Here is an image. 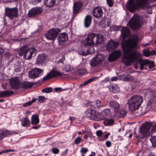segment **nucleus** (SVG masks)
I'll list each match as a JSON object with an SVG mask.
<instances>
[{"label":"nucleus","instance_id":"nucleus-33","mask_svg":"<svg viewBox=\"0 0 156 156\" xmlns=\"http://www.w3.org/2000/svg\"><path fill=\"white\" fill-rule=\"evenodd\" d=\"M10 132L8 130H1L0 131V140H2L5 137L9 135Z\"/></svg>","mask_w":156,"mask_h":156},{"label":"nucleus","instance_id":"nucleus-16","mask_svg":"<svg viewBox=\"0 0 156 156\" xmlns=\"http://www.w3.org/2000/svg\"><path fill=\"white\" fill-rule=\"evenodd\" d=\"M82 6V3L80 2H78L74 3L73 7V12L72 16V19H74L76 16Z\"/></svg>","mask_w":156,"mask_h":156},{"label":"nucleus","instance_id":"nucleus-53","mask_svg":"<svg viewBox=\"0 0 156 156\" xmlns=\"http://www.w3.org/2000/svg\"><path fill=\"white\" fill-rule=\"evenodd\" d=\"M82 139L80 137L78 136L74 140V143L76 144H79L81 141Z\"/></svg>","mask_w":156,"mask_h":156},{"label":"nucleus","instance_id":"nucleus-25","mask_svg":"<svg viewBox=\"0 0 156 156\" xmlns=\"http://www.w3.org/2000/svg\"><path fill=\"white\" fill-rule=\"evenodd\" d=\"M143 55L146 57H149L150 55H153L156 54V52L154 50L150 51L148 49H144L142 52Z\"/></svg>","mask_w":156,"mask_h":156},{"label":"nucleus","instance_id":"nucleus-11","mask_svg":"<svg viewBox=\"0 0 156 156\" xmlns=\"http://www.w3.org/2000/svg\"><path fill=\"white\" fill-rule=\"evenodd\" d=\"M43 12L42 8L39 7H35L32 8L29 10L28 13V16L30 17H34L41 14Z\"/></svg>","mask_w":156,"mask_h":156},{"label":"nucleus","instance_id":"nucleus-27","mask_svg":"<svg viewBox=\"0 0 156 156\" xmlns=\"http://www.w3.org/2000/svg\"><path fill=\"white\" fill-rule=\"evenodd\" d=\"M95 37H96V44H102L104 41V38L103 36L100 34L95 33Z\"/></svg>","mask_w":156,"mask_h":156},{"label":"nucleus","instance_id":"nucleus-1","mask_svg":"<svg viewBox=\"0 0 156 156\" xmlns=\"http://www.w3.org/2000/svg\"><path fill=\"white\" fill-rule=\"evenodd\" d=\"M139 38L138 35H133L132 38L122 43V48L124 55L122 61L126 66L130 65L132 63L135 65L140 64V69L142 70L144 65H147V62L146 59H143L141 53L132 50L136 48Z\"/></svg>","mask_w":156,"mask_h":156},{"label":"nucleus","instance_id":"nucleus-32","mask_svg":"<svg viewBox=\"0 0 156 156\" xmlns=\"http://www.w3.org/2000/svg\"><path fill=\"white\" fill-rule=\"evenodd\" d=\"M39 122V117L36 114L33 115L31 117V123L32 125H37Z\"/></svg>","mask_w":156,"mask_h":156},{"label":"nucleus","instance_id":"nucleus-57","mask_svg":"<svg viewBox=\"0 0 156 156\" xmlns=\"http://www.w3.org/2000/svg\"><path fill=\"white\" fill-rule=\"evenodd\" d=\"M66 90V89H62V88L61 87H58L55 88L54 89V90L56 92H58V91H62L65 90Z\"/></svg>","mask_w":156,"mask_h":156},{"label":"nucleus","instance_id":"nucleus-13","mask_svg":"<svg viewBox=\"0 0 156 156\" xmlns=\"http://www.w3.org/2000/svg\"><path fill=\"white\" fill-rule=\"evenodd\" d=\"M43 72V70L41 69L38 68H35L30 71L29 73V76L31 78L35 79L40 76Z\"/></svg>","mask_w":156,"mask_h":156},{"label":"nucleus","instance_id":"nucleus-49","mask_svg":"<svg viewBox=\"0 0 156 156\" xmlns=\"http://www.w3.org/2000/svg\"><path fill=\"white\" fill-rule=\"evenodd\" d=\"M95 79L96 77H95L91 78L87 80V81L84 82L83 83V85H86L88 83H90L91 82H93V81H94L95 80Z\"/></svg>","mask_w":156,"mask_h":156},{"label":"nucleus","instance_id":"nucleus-61","mask_svg":"<svg viewBox=\"0 0 156 156\" xmlns=\"http://www.w3.org/2000/svg\"><path fill=\"white\" fill-rule=\"evenodd\" d=\"M96 135L98 136H101L103 134V133L101 130H99L96 132Z\"/></svg>","mask_w":156,"mask_h":156},{"label":"nucleus","instance_id":"nucleus-23","mask_svg":"<svg viewBox=\"0 0 156 156\" xmlns=\"http://www.w3.org/2000/svg\"><path fill=\"white\" fill-rule=\"evenodd\" d=\"M46 55L45 54H41L37 57L36 64L42 65L45 62L46 60Z\"/></svg>","mask_w":156,"mask_h":156},{"label":"nucleus","instance_id":"nucleus-56","mask_svg":"<svg viewBox=\"0 0 156 156\" xmlns=\"http://www.w3.org/2000/svg\"><path fill=\"white\" fill-rule=\"evenodd\" d=\"M66 72H68L71 71L72 69V67L70 65H67L65 68Z\"/></svg>","mask_w":156,"mask_h":156},{"label":"nucleus","instance_id":"nucleus-26","mask_svg":"<svg viewBox=\"0 0 156 156\" xmlns=\"http://www.w3.org/2000/svg\"><path fill=\"white\" fill-rule=\"evenodd\" d=\"M34 84V83H31L28 81H23L21 84V88L25 90L28 89L32 87Z\"/></svg>","mask_w":156,"mask_h":156},{"label":"nucleus","instance_id":"nucleus-24","mask_svg":"<svg viewBox=\"0 0 156 156\" xmlns=\"http://www.w3.org/2000/svg\"><path fill=\"white\" fill-rule=\"evenodd\" d=\"M92 21V17L90 15H87L85 17L84 21V27L86 28L90 26Z\"/></svg>","mask_w":156,"mask_h":156},{"label":"nucleus","instance_id":"nucleus-28","mask_svg":"<svg viewBox=\"0 0 156 156\" xmlns=\"http://www.w3.org/2000/svg\"><path fill=\"white\" fill-rule=\"evenodd\" d=\"M14 93L12 91L7 90L0 91V98L8 97Z\"/></svg>","mask_w":156,"mask_h":156},{"label":"nucleus","instance_id":"nucleus-64","mask_svg":"<svg viewBox=\"0 0 156 156\" xmlns=\"http://www.w3.org/2000/svg\"><path fill=\"white\" fill-rule=\"evenodd\" d=\"M65 60V57L64 56H63L60 59L59 62L62 63Z\"/></svg>","mask_w":156,"mask_h":156},{"label":"nucleus","instance_id":"nucleus-15","mask_svg":"<svg viewBox=\"0 0 156 156\" xmlns=\"http://www.w3.org/2000/svg\"><path fill=\"white\" fill-rule=\"evenodd\" d=\"M121 52L120 51H115L112 52L109 55L108 59L109 62H113L118 59L120 56Z\"/></svg>","mask_w":156,"mask_h":156},{"label":"nucleus","instance_id":"nucleus-47","mask_svg":"<svg viewBox=\"0 0 156 156\" xmlns=\"http://www.w3.org/2000/svg\"><path fill=\"white\" fill-rule=\"evenodd\" d=\"M110 112V108H106L102 112V113L103 115H104L105 116L108 115H109Z\"/></svg>","mask_w":156,"mask_h":156},{"label":"nucleus","instance_id":"nucleus-59","mask_svg":"<svg viewBox=\"0 0 156 156\" xmlns=\"http://www.w3.org/2000/svg\"><path fill=\"white\" fill-rule=\"evenodd\" d=\"M31 105V103L30 102V101L23 103V105L24 107H26L28 106H30Z\"/></svg>","mask_w":156,"mask_h":156},{"label":"nucleus","instance_id":"nucleus-4","mask_svg":"<svg viewBox=\"0 0 156 156\" xmlns=\"http://www.w3.org/2000/svg\"><path fill=\"white\" fill-rule=\"evenodd\" d=\"M18 10L16 7L10 8L6 7L5 9V15L12 20L14 17L16 18L18 15Z\"/></svg>","mask_w":156,"mask_h":156},{"label":"nucleus","instance_id":"nucleus-17","mask_svg":"<svg viewBox=\"0 0 156 156\" xmlns=\"http://www.w3.org/2000/svg\"><path fill=\"white\" fill-rule=\"evenodd\" d=\"M119 44L118 42L110 40L106 46V49L110 52L115 49L118 46Z\"/></svg>","mask_w":156,"mask_h":156},{"label":"nucleus","instance_id":"nucleus-55","mask_svg":"<svg viewBox=\"0 0 156 156\" xmlns=\"http://www.w3.org/2000/svg\"><path fill=\"white\" fill-rule=\"evenodd\" d=\"M12 151V150L10 149H7L5 150H2L1 152H0V155L2 154L3 153H5L9 152H11Z\"/></svg>","mask_w":156,"mask_h":156},{"label":"nucleus","instance_id":"nucleus-20","mask_svg":"<svg viewBox=\"0 0 156 156\" xmlns=\"http://www.w3.org/2000/svg\"><path fill=\"white\" fill-rule=\"evenodd\" d=\"M36 50L34 48H28L24 56L25 58L27 59H31L32 57L33 54H35L36 52Z\"/></svg>","mask_w":156,"mask_h":156},{"label":"nucleus","instance_id":"nucleus-7","mask_svg":"<svg viewBox=\"0 0 156 156\" xmlns=\"http://www.w3.org/2000/svg\"><path fill=\"white\" fill-rule=\"evenodd\" d=\"M104 59L105 56L103 54H97L92 58L90 64L91 66L95 67L99 65L102 63Z\"/></svg>","mask_w":156,"mask_h":156},{"label":"nucleus","instance_id":"nucleus-38","mask_svg":"<svg viewBox=\"0 0 156 156\" xmlns=\"http://www.w3.org/2000/svg\"><path fill=\"white\" fill-rule=\"evenodd\" d=\"M121 78L124 81H129L133 80V77L130 75L127 76L122 75L121 76Z\"/></svg>","mask_w":156,"mask_h":156},{"label":"nucleus","instance_id":"nucleus-40","mask_svg":"<svg viewBox=\"0 0 156 156\" xmlns=\"http://www.w3.org/2000/svg\"><path fill=\"white\" fill-rule=\"evenodd\" d=\"M102 106L101 101L99 100H97L94 102V109L96 110L98 109Z\"/></svg>","mask_w":156,"mask_h":156},{"label":"nucleus","instance_id":"nucleus-12","mask_svg":"<svg viewBox=\"0 0 156 156\" xmlns=\"http://www.w3.org/2000/svg\"><path fill=\"white\" fill-rule=\"evenodd\" d=\"M10 86L12 88L16 90H19L20 88V83L19 78L17 77L11 79L9 80Z\"/></svg>","mask_w":156,"mask_h":156},{"label":"nucleus","instance_id":"nucleus-45","mask_svg":"<svg viewBox=\"0 0 156 156\" xmlns=\"http://www.w3.org/2000/svg\"><path fill=\"white\" fill-rule=\"evenodd\" d=\"M111 116L113 118L119 117L118 112L116 110H115L113 112H112L110 114Z\"/></svg>","mask_w":156,"mask_h":156},{"label":"nucleus","instance_id":"nucleus-35","mask_svg":"<svg viewBox=\"0 0 156 156\" xmlns=\"http://www.w3.org/2000/svg\"><path fill=\"white\" fill-rule=\"evenodd\" d=\"M148 96V98L151 101H153L156 95V92L152 90H149L147 94Z\"/></svg>","mask_w":156,"mask_h":156},{"label":"nucleus","instance_id":"nucleus-54","mask_svg":"<svg viewBox=\"0 0 156 156\" xmlns=\"http://www.w3.org/2000/svg\"><path fill=\"white\" fill-rule=\"evenodd\" d=\"M52 151L53 154H57L59 153V150L58 149L54 147L52 149Z\"/></svg>","mask_w":156,"mask_h":156},{"label":"nucleus","instance_id":"nucleus-31","mask_svg":"<svg viewBox=\"0 0 156 156\" xmlns=\"http://www.w3.org/2000/svg\"><path fill=\"white\" fill-rule=\"evenodd\" d=\"M109 106L111 108L118 109L119 107V104L116 101L111 100L109 102Z\"/></svg>","mask_w":156,"mask_h":156},{"label":"nucleus","instance_id":"nucleus-22","mask_svg":"<svg viewBox=\"0 0 156 156\" xmlns=\"http://www.w3.org/2000/svg\"><path fill=\"white\" fill-rule=\"evenodd\" d=\"M94 48L93 47H90L89 48H83L80 51V54L83 56H86L88 54H91L94 52L93 51Z\"/></svg>","mask_w":156,"mask_h":156},{"label":"nucleus","instance_id":"nucleus-34","mask_svg":"<svg viewBox=\"0 0 156 156\" xmlns=\"http://www.w3.org/2000/svg\"><path fill=\"white\" fill-rule=\"evenodd\" d=\"M56 2V0H44V3L47 7L50 8L54 6Z\"/></svg>","mask_w":156,"mask_h":156},{"label":"nucleus","instance_id":"nucleus-36","mask_svg":"<svg viewBox=\"0 0 156 156\" xmlns=\"http://www.w3.org/2000/svg\"><path fill=\"white\" fill-rule=\"evenodd\" d=\"M28 48L26 46L22 47L18 51V54L19 55H24Z\"/></svg>","mask_w":156,"mask_h":156},{"label":"nucleus","instance_id":"nucleus-3","mask_svg":"<svg viewBox=\"0 0 156 156\" xmlns=\"http://www.w3.org/2000/svg\"><path fill=\"white\" fill-rule=\"evenodd\" d=\"M61 31V30L59 28H52L45 34V37L48 40L54 41Z\"/></svg>","mask_w":156,"mask_h":156},{"label":"nucleus","instance_id":"nucleus-62","mask_svg":"<svg viewBox=\"0 0 156 156\" xmlns=\"http://www.w3.org/2000/svg\"><path fill=\"white\" fill-rule=\"evenodd\" d=\"M105 144L106 147H110L112 145L111 142L109 140L106 141Z\"/></svg>","mask_w":156,"mask_h":156},{"label":"nucleus","instance_id":"nucleus-46","mask_svg":"<svg viewBox=\"0 0 156 156\" xmlns=\"http://www.w3.org/2000/svg\"><path fill=\"white\" fill-rule=\"evenodd\" d=\"M87 71L86 69L83 68H81L78 69L77 72V74L82 75L85 73Z\"/></svg>","mask_w":156,"mask_h":156},{"label":"nucleus","instance_id":"nucleus-5","mask_svg":"<svg viewBox=\"0 0 156 156\" xmlns=\"http://www.w3.org/2000/svg\"><path fill=\"white\" fill-rule=\"evenodd\" d=\"M128 23L130 28L133 30H138L141 27L140 19L136 16H133L129 21Z\"/></svg>","mask_w":156,"mask_h":156},{"label":"nucleus","instance_id":"nucleus-14","mask_svg":"<svg viewBox=\"0 0 156 156\" xmlns=\"http://www.w3.org/2000/svg\"><path fill=\"white\" fill-rule=\"evenodd\" d=\"M143 101V98L140 95H135L132 97L129 103H133L134 104L140 106Z\"/></svg>","mask_w":156,"mask_h":156},{"label":"nucleus","instance_id":"nucleus-52","mask_svg":"<svg viewBox=\"0 0 156 156\" xmlns=\"http://www.w3.org/2000/svg\"><path fill=\"white\" fill-rule=\"evenodd\" d=\"M45 99V98L44 96H39L37 98L38 101L41 103L43 102Z\"/></svg>","mask_w":156,"mask_h":156},{"label":"nucleus","instance_id":"nucleus-29","mask_svg":"<svg viewBox=\"0 0 156 156\" xmlns=\"http://www.w3.org/2000/svg\"><path fill=\"white\" fill-rule=\"evenodd\" d=\"M109 90L114 93H118L120 90L119 87L116 84H113L109 86Z\"/></svg>","mask_w":156,"mask_h":156},{"label":"nucleus","instance_id":"nucleus-48","mask_svg":"<svg viewBox=\"0 0 156 156\" xmlns=\"http://www.w3.org/2000/svg\"><path fill=\"white\" fill-rule=\"evenodd\" d=\"M52 90V89L50 87L45 88L42 90L43 93H47L51 92Z\"/></svg>","mask_w":156,"mask_h":156},{"label":"nucleus","instance_id":"nucleus-10","mask_svg":"<svg viewBox=\"0 0 156 156\" xmlns=\"http://www.w3.org/2000/svg\"><path fill=\"white\" fill-rule=\"evenodd\" d=\"M95 33H90L88 34L87 38L83 41V44L86 47L91 46L94 44V39L95 38Z\"/></svg>","mask_w":156,"mask_h":156},{"label":"nucleus","instance_id":"nucleus-30","mask_svg":"<svg viewBox=\"0 0 156 156\" xmlns=\"http://www.w3.org/2000/svg\"><path fill=\"white\" fill-rule=\"evenodd\" d=\"M114 120L112 118L105 119L103 122L105 126H111L113 125L114 123Z\"/></svg>","mask_w":156,"mask_h":156},{"label":"nucleus","instance_id":"nucleus-44","mask_svg":"<svg viewBox=\"0 0 156 156\" xmlns=\"http://www.w3.org/2000/svg\"><path fill=\"white\" fill-rule=\"evenodd\" d=\"M150 140L152 146L156 147V136H151Z\"/></svg>","mask_w":156,"mask_h":156},{"label":"nucleus","instance_id":"nucleus-37","mask_svg":"<svg viewBox=\"0 0 156 156\" xmlns=\"http://www.w3.org/2000/svg\"><path fill=\"white\" fill-rule=\"evenodd\" d=\"M128 103L129 109L131 111H135L139 107L138 106L134 104L133 103H129V101Z\"/></svg>","mask_w":156,"mask_h":156},{"label":"nucleus","instance_id":"nucleus-43","mask_svg":"<svg viewBox=\"0 0 156 156\" xmlns=\"http://www.w3.org/2000/svg\"><path fill=\"white\" fill-rule=\"evenodd\" d=\"M146 61L147 62L148 64L147 65H148V67L151 69L153 68L154 67V62L151 61H150L147 59H146Z\"/></svg>","mask_w":156,"mask_h":156},{"label":"nucleus","instance_id":"nucleus-2","mask_svg":"<svg viewBox=\"0 0 156 156\" xmlns=\"http://www.w3.org/2000/svg\"><path fill=\"white\" fill-rule=\"evenodd\" d=\"M136 3L134 0H129L126 5V9L131 12H134L136 10L140 8L145 9L149 7L150 3L148 1L151 2H154L156 0H136Z\"/></svg>","mask_w":156,"mask_h":156},{"label":"nucleus","instance_id":"nucleus-9","mask_svg":"<svg viewBox=\"0 0 156 156\" xmlns=\"http://www.w3.org/2000/svg\"><path fill=\"white\" fill-rule=\"evenodd\" d=\"M152 124L148 122H146L140 128V132L144 136H147L150 133L149 129L152 126Z\"/></svg>","mask_w":156,"mask_h":156},{"label":"nucleus","instance_id":"nucleus-41","mask_svg":"<svg viewBox=\"0 0 156 156\" xmlns=\"http://www.w3.org/2000/svg\"><path fill=\"white\" fill-rule=\"evenodd\" d=\"M127 112L124 109H120L118 112L119 117L122 118L126 116L127 114Z\"/></svg>","mask_w":156,"mask_h":156},{"label":"nucleus","instance_id":"nucleus-19","mask_svg":"<svg viewBox=\"0 0 156 156\" xmlns=\"http://www.w3.org/2000/svg\"><path fill=\"white\" fill-rule=\"evenodd\" d=\"M103 14V10L100 6L96 7L93 10L94 16L97 19H100L102 17Z\"/></svg>","mask_w":156,"mask_h":156},{"label":"nucleus","instance_id":"nucleus-58","mask_svg":"<svg viewBox=\"0 0 156 156\" xmlns=\"http://www.w3.org/2000/svg\"><path fill=\"white\" fill-rule=\"evenodd\" d=\"M88 151V150L87 148L85 147H82L80 150V152L83 153H86Z\"/></svg>","mask_w":156,"mask_h":156},{"label":"nucleus","instance_id":"nucleus-63","mask_svg":"<svg viewBox=\"0 0 156 156\" xmlns=\"http://www.w3.org/2000/svg\"><path fill=\"white\" fill-rule=\"evenodd\" d=\"M110 134L109 133H106L103 135V137L105 139H107L108 137V136Z\"/></svg>","mask_w":156,"mask_h":156},{"label":"nucleus","instance_id":"nucleus-50","mask_svg":"<svg viewBox=\"0 0 156 156\" xmlns=\"http://www.w3.org/2000/svg\"><path fill=\"white\" fill-rule=\"evenodd\" d=\"M86 105L87 107H91L94 108V102L90 101H88L86 103Z\"/></svg>","mask_w":156,"mask_h":156},{"label":"nucleus","instance_id":"nucleus-60","mask_svg":"<svg viewBox=\"0 0 156 156\" xmlns=\"http://www.w3.org/2000/svg\"><path fill=\"white\" fill-rule=\"evenodd\" d=\"M68 149H66L64 151H63L62 153H61V156H67V153L68 152Z\"/></svg>","mask_w":156,"mask_h":156},{"label":"nucleus","instance_id":"nucleus-8","mask_svg":"<svg viewBox=\"0 0 156 156\" xmlns=\"http://www.w3.org/2000/svg\"><path fill=\"white\" fill-rule=\"evenodd\" d=\"M63 73L54 69L51 70L50 72L44 77L42 81H46L53 78H55L58 76H62Z\"/></svg>","mask_w":156,"mask_h":156},{"label":"nucleus","instance_id":"nucleus-51","mask_svg":"<svg viewBox=\"0 0 156 156\" xmlns=\"http://www.w3.org/2000/svg\"><path fill=\"white\" fill-rule=\"evenodd\" d=\"M107 3L109 7H111L113 6L114 2L113 0H106Z\"/></svg>","mask_w":156,"mask_h":156},{"label":"nucleus","instance_id":"nucleus-21","mask_svg":"<svg viewBox=\"0 0 156 156\" xmlns=\"http://www.w3.org/2000/svg\"><path fill=\"white\" fill-rule=\"evenodd\" d=\"M121 35L123 39H125L130 34L129 30L126 27H123L120 30Z\"/></svg>","mask_w":156,"mask_h":156},{"label":"nucleus","instance_id":"nucleus-6","mask_svg":"<svg viewBox=\"0 0 156 156\" xmlns=\"http://www.w3.org/2000/svg\"><path fill=\"white\" fill-rule=\"evenodd\" d=\"M86 116L91 120L99 121L100 120L99 113L91 108L87 109L85 112Z\"/></svg>","mask_w":156,"mask_h":156},{"label":"nucleus","instance_id":"nucleus-42","mask_svg":"<svg viewBox=\"0 0 156 156\" xmlns=\"http://www.w3.org/2000/svg\"><path fill=\"white\" fill-rule=\"evenodd\" d=\"M121 27V26H116L114 25L110 27L111 31H119Z\"/></svg>","mask_w":156,"mask_h":156},{"label":"nucleus","instance_id":"nucleus-18","mask_svg":"<svg viewBox=\"0 0 156 156\" xmlns=\"http://www.w3.org/2000/svg\"><path fill=\"white\" fill-rule=\"evenodd\" d=\"M57 39L59 45H63L68 39L67 34L65 32L60 34Z\"/></svg>","mask_w":156,"mask_h":156},{"label":"nucleus","instance_id":"nucleus-39","mask_svg":"<svg viewBox=\"0 0 156 156\" xmlns=\"http://www.w3.org/2000/svg\"><path fill=\"white\" fill-rule=\"evenodd\" d=\"M21 125L25 127L30 124V121L29 119L26 117L24 118V119L21 120Z\"/></svg>","mask_w":156,"mask_h":156}]
</instances>
